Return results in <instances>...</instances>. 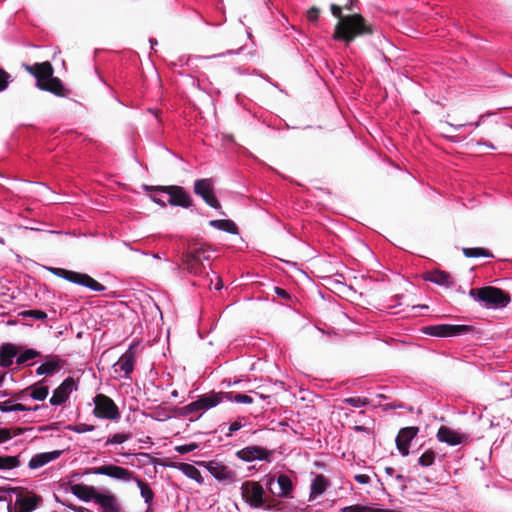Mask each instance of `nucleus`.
<instances>
[{
    "label": "nucleus",
    "instance_id": "obj_32",
    "mask_svg": "<svg viewBox=\"0 0 512 512\" xmlns=\"http://www.w3.org/2000/svg\"><path fill=\"white\" fill-rule=\"evenodd\" d=\"M178 469L188 478L196 481L198 484H203L204 478L200 470L192 464L182 463L178 466Z\"/></svg>",
    "mask_w": 512,
    "mask_h": 512
},
{
    "label": "nucleus",
    "instance_id": "obj_22",
    "mask_svg": "<svg viewBox=\"0 0 512 512\" xmlns=\"http://www.w3.org/2000/svg\"><path fill=\"white\" fill-rule=\"evenodd\" d=\"M225 399L224 392L211 391L197 396L201 411H208Z\"/></svg>",
    "mask_w": 512,
    "mask_h": 512
},
{
    "label": "nucleus",
    "instance_id": "obj_18",
    "mask_svg": "<svg viewBox=\"0 0 512 512\" xmlns=\"http://www.w3.org/2000/svg\"><path fill=\"white\" fill-rule=\"evenodd\" d=\"M169 190V205L186 209L193 206V199L191 195L183 187L178 185H169Z\"/></svg>",
    "mask_w": 512,
    "mask_h": 512
},
{
    "label": "nucleus",
    "instance_id": "obj_24",
    "mask_svg": "<svg viewBox=\"0 0 512 512\" xmlns=\"http://www.w3.org/2000/svg\"><path fill=\"white\" fill-rule=\"evenodd\" d=\"M148 195L151 200L162 207L169 205L170 190L169 186H151L147 187Z\"/></svg>",
    "mask_w": 512,
    "mask_h": 512
},
{
    "label": "nucleus",
    "instance_id": "obj_25",
    "mask_svg": "<svg viewBox=\"0 0 512 512\" xmlns=\"http://www.w3.org/2000/svg\"><path fill=\"white\" fill-rule=\"evenodd\" d=\"M424 279L433 284L446 288H451L453 286V279L450 273L438 269L428 272Z\"/></svg>",
    "mask_w": 512,
    "mask_h": 512
},
{
    "label": "nucleus",
    "instance_id": "obj_54",
    "mask_svg": "<svg viewBox=\"0 0 512 512\" xmlns=\"http://www.w3.org/2000/svg\"><path fill=\"white\" fill-rule=\"evenodd\" d=\"M12 438V433L7 428H0V443L6 442Z\"/></svg>",
    "mask_w": 512,
    "mask_h": 512
},
{
    "label": "nucleus",
    "instance_id": "obj_36",
    "mask_svg": "<svg viewBox=\"0 0 512 512\" xmlns=\"http://www.w3.org/2000/svg\"><path fill=\"white\" fill-rule=\"evenodd\" d=\"M437 454L432 449L426 450L424 453L420 455L418 458V465L424 468L431 467L436 460Z\"/></svg>",
    "mask_w": 512,
    "mask_h": 512
},
{
    "label": "nucleus",
    "instance_id": "obj_4",
    "mask_svg": "<svg viewBox=\"0 0 512 512\" xmlns=\"http://www.w3.org/2000/svg\"><path fill=\"white\" fill-rule=\"evenodd\" d=\"M469 296L487 309L504 308L510 303L509 293L494 286L470 289Z\"/></svg>",
    "mask_w": 512,
    "mask_h": 512
},
{
    "label": "nucleus",
    "instance_id": "obj_41",
    "mask_svg": "<svg viewBox=\"0 0 512 512\" xmlns=\"http://www.w3.org/2000/svg\"><path fill=\"white\" fill-rule=\"evenodd\" d=\"M20 315L24 318H32L35 320H46L47 319V313L41 309H30L25 310L20 313Z\"/></svg>",
    "mask_w": 512,
    "mask_h": 512
},
{
    "label": "nucleus",
    "instance_id": "obj_23",
    "mask_svg": "<svg viewBox=\"0 0 512 512\" xmlns=\"http://www.w3.org/2000/svg\"><path fill=\"white\" fill-rule=\"evenodd\" d=\"M464 435L456 432L448 426H441L437 432V439L439 442L446 443L449 446H456L463 442Z\"/></svg>",
    "mask_w": 512,
    "mask_h": 512
},
{
    "label": "nucleus",
    "instance_id": "obj_45",
    "mask_svg": "<svg viewBox=\"0 0 512 512\" xmlns=\"http://www.w3.org/2000/svg\"><path fill=\"white\" fill-rule=\"evenodd\" d=\"M199 448V444L196 442H191L183 445L175 446L174 450L179 454H187Z\"/></svg>",
    "mask_w": 512,
    "mask_h": 512
},
{
    "label": "nucleus",
    "instance_id": "obj_35",
    "mask_svg": "<svg viewBox=\"0 0 512 512\" xmlns=\"http://www.w3.org/2000/svg\"><path fill=\"white\" fill-rule=\"evenodd\" d=\"M20 465L18 455H0V470H12Z\"/></svg>",
    "mask_w": 512,
    "mask_h": 512
},
{
    "label": "nucleus",
    "instance_id": "obj_1",
    "mask_svg": "<svg viewBox=\"0 0 512 512\" xmlns=\"http://www.w3.org/2000/svg\"><path fill=\"white\" fill-rule=\"evenodd\" d=\"M81 475H104L123 483H129L131 481L135 482L140 490V495L143 498L144 503L147 505L145 512H153L151 507L154 502V491L150 487L149 483L138 478L135 473L129 469L114 464H106L98 467L86 468L81 474L76 473L73 477L79 479Z\"/></svg>",
    "mask_w": 512,
    "mask_h": 512
},
{
    "label": "nucleus",
    "instance_id": "obj_11",
    "mask_svg": "<svg viewBox=\"0 0 512 512\" xmlns=\"http://www.w3.org/2000/svg\"><path fill=\"white\" fill-rule=\"evenodd\" d=\"M204 467L213 476L215 480L223 485L231 484L236 479V473L222 462L211 460L204 464Z\"/></svg>",
    "mask_w": 512,
    "mask_h": 512
},
{
    "label": "nucleus",
    "instance_id": "obj_44",
    "mask_svg": "<svg viewBox=\"0 0 512 512\" xmlns=\"http://www.w3.org/2000/svg\"><path fill=\"white\" fill-rule=\"evenodd\" d=\"M129 439V435L125 433H115L109 436L106 440L105 446L114 445V444H122Z\"/></svg>",
    "mask_w": 512,
    "mask_h": 512
},
{
    "label": "nucleus",
    "instance_id": "obj_8",
    "mask_svg": "<svg viewBox=\"0 0 512 512\" xmlns=\"http://www.w3.org/2000/svg\"><path fill=\"white\" fill-rule=\"evenodd\" d=\"M474 330L475 328L473 326L466 324H436L423 326L421 328L423 334L438 338L461 336Z\"/></svg>",
    "mask_w": 512,
    "mask_h": 512
},
{
    "label": "nucleus",
    "instance_id": "obj_43",
    "mask_svg": "<svg viewBox=\"0 0 512 512\" xmlns=\"http://www.w3.org/2000/svg\"><path fill=\"white\" fill-rule=\"evenodd\" d=\"M66 429L69 431L78 433V434H82V433L93 431L95 429V427L93 425L86 424V423H77V424H73V425H68L66 427Z\"/></svg>",
    "mask_w": 512,
    "mask_h": 512
},
{
    "label": "nucleus",
    "instance_id": "obj_40",
    "mask_svg": "<svg viewBox=\"0 0 512 512\" xmlns=\"http://www.w3.org/2000/svg\"><path fill=\"white\" fill-rule=\"evenodd\" d=\"M46 464H48V461L46 455H44V452H42L32 456V458L29 460L28 467L32 470H35L43 467Z\"/></svg>",
    "mask_w": 512,
    "mask_h": 512
},
{
    "label": "nucleus",
    "instance_id": "obj_28",
    "mask_svg": "<svg viewBox=\"0 0 512 512\" xmlns=\"http://www.w3.org/2000/svg\"><path fill=\"white\" fill-rule=\"evenodd\" d=\"M277 484H278V487L280 489V491L278 493H275V495H277L278 497H281V498H291L292 497V493H293V489H294V484L291 480V478L287 475V474H280L278 477H277ZM270 490H272L270 488ZM273 493V491H271Z\"/></svg>",
    "mask_w": 512,
    "mask_h": 512
},
{
    "label": "nucleus",
    "instance_id": "obj_53",
    "mask_svg": "<svg viewBox=\"0 0 512 512\" xmlns=\"http://www.w3.org/2000/svg\"><path fill=\"white\" fill-rule=\"evenodd\" d=\"M62 454L61 450H53L49 452H44V455H46L48 463L58 459Z\"/></svg>",
    "mask_w": 512,
    "mask_h": 512
},
{
    "label": "nucleus",
    "instance_id": "obj_15",
    "mask_svg": "<svg viewBox=\"0 0 512 512\" xmlns=\"http://www.w3.org/2000/svg\"><path fill=\"white\" fill-rule=\"evenodd\" d=\"M419 428L416 426H409L401 428L396 436L395 442L399 453L406 457L410 453V443L417 436Z\"/></svg>",
    "mask_w": 512,
    "mask_h": 512
},
{
    "label": "nucleus",
    "instance_id": "obj_47",
    "mask_svg": "<svg viewBox=\"0 0 512 512\" xmlns=\"http://www.w3.org/2000/svg\"><path fill=\"white\" fill-rule=\"evenodd\" d=\"M367 511H368V506L361 505V504L345 506L340 509V512H367Z\"/></svg>",
    "mask_w": 512,
    "mask_h": 512
},
{
    "label": "nucleus",
    "instance_id": "obj_7",
    "mask_svg": "<svg viewBox=\"0 0 512 512\" xmlns=\"http://www.w3.org/2000/svg\"><path fill=\"white\" fill-rule=\"evenodd\" d=\"M241 496L244 501L253 509H273V506L266 500L264 488L256 482H244L241 485Z\"/></svg>",
    "mask_w": 512,
    "mask_h": 512
},
{
    "label": "nucleus",
    "instance_id": "obj_5",
    "mask_svg": "<svg viewBox=\"0 0 512 512\" xmlns=\"http://www.w3.org/2000/svg\"><path fill=\"white\" fill-rule=\"evenodd\" d=\"M22 228V226H18ZM25 230L29 229L33 232H37L38 236L33 238L36 241L47 242L51 244L66 242L70 238H95L96 233L94 232H81L78 230H43L36 226H23Z\"/></svg>",
    "mask_w": 512,
    "mask_h": 512
},
{
    "label": "nucleus",
    "instance_id": "obj_3",
    "mask_svg": "<svg viewBox=\"0 0 512 512\" xmlns=\"http://www.w3.org/2000/svg\"><path fill=\"white\" fill-rule=\"evenodd\" d=\"M0 493H7V512H33L42 504V497L26 488L4 485Z\"/></svg>",
    "mask_w": 512,
    "mask_h": 512
},
{
    "label": "nucleus",
    "instance_id": "obj_39",
    "mask_svg": "<svg viewBox=\"0 0 512 512\" xmlns=\"http://www.w3.org/2000/svg\"><path fill=\"white\" fill-rule=\"evenodd\" d=\"M216 229L232 234L235 236L234 240L231 242V245H238L244 242L243 238L240 236L238 231V226H214Z\"/></svg>",
    "mask_w": 512,
    "mask_h": 512
},
{
    "label": "nucleus",
    "instance_id": "obj_56",
    "mask_svg": "<svg viewBox=\"0 0 512 512\" xmlns=\"http://www.w3.org/2000/svg\"><path fill=\"white\" fill-rule=\"evenodd\" d=\"M353 430L356 431V432H360V433H366V434H370V429L366 426H363V425H355L353 427Z\"/></svg>",
    "mask_w": 512,
    "mask_h": 512
},
{
    "label": "nucleus",
    "instance_id": "obj_21",
    "mask_svg": "<svg viewBox=\"0 0 512 512\" xmlns=\"http://www.w3.org/2000/svg\"><path fill=\"white\" fill-rule=\"evenodd\" d=\"M19 354V345L14 343H3L0 346V365L9 368L13 365Z\"/></svg>",
    "mask_w": 512,
    "mask_h": 512
},
{
    "label": "nucleus",
    "instance_id": "obj_9",
    "mask_svg": "<svg viewBox=\"0 0 512 512\" xmlns=\"http://www.w3.org/2000/svg\"><path fill=\"white\" fill-rule=\"evenodd\" d=\"M95 417L108 420H119L121 417L120 411L115 402L105 394H97L94 399Z\"/></svg>",
    "mask_w": 512,
    "mask_h": 512
},
{
    "label": "nucleus",
    "instance_id": "obj_64",
    "mask_svg": "<svg viewBox=\"0 0 512 512\" xmlns=\"http://www.w3.org/2000/svg\"><path fill=\"white\" fill-rule=\"evenodd\" d=\"M385 472L387 475L392 477L394 475L395 469L393 467H386Z\"/></svg>",
    "mask_w": 512,
    "mask_h": 512
},
{
    "label": "nucleus",
    "instance_id": "obj_16",
    "mask_svg": "<svg viewBox=\"0 0 512 512\" xmlns=\"http://www.w3.org/2000/svg\"><path fill=\"white\" fill-rule=\"evenodd\" d=\"M76 383L72 377L65 378L62 383L53 391V395L49 400L52 406H60L65 403L70 394L76 389Z\"/></svg>",
    "mask_w": 512,
    "mask_h": 512
},
{
    "label": "nucleus",
    "instance_id": "obj_31",
    "mask_svg": "<svg viewBox=\"0 0 512 512\" xmlns=\"http://www.w3.org/2000/svg\"><path fill=\"white\" fill-rule=\"evenodd\" d=\"M38 357H42V353L40 351L19 345V354L17 355L15 362L18 365H24L28 361Z\"/></svg>",
    "mask_w": 512,
    "mask_h": 512
},
{
    "label": "nucleus",
    "instance_id": "obj_50",
    "mask_svg": "<svg viewBox=\"0 0 512 512\" xmlns=\"http://www.w3.org/2000/svg\"><path fill=\"white\" fill-rule=\"evenodd\" d=\"M274 292L280 298H283V299H286V300H291L292 299L291 294L287 290H285V289H283L281 287L275 286L274 287Z\"/></svg>",
    "mask_w": 512,
    "mask_h": 512
},
{
    "label": "nucleus",
    "instance_id": "obj_14",
    "mask_svg": "<svg viewBox=\"0 0 512 512\" xmlns=\"http://www.w3.org/2000/svg\"><path fill=\"white\" fill-rule=\"evenodd\" d=\"M41 358H43V362L35 371L38 376H51L60 371L65 364V361L57 354L42 355Z\"/></svg>",
    "mask_w": 512,
    "mask_h": 512
},
{
    "label": "nucleus",
    "instance_id": "obj_26",
    "mask_svg": "<svg viewBox=\"0 0 512 512\" xmlns=\"http://www.w3.org/2000/svg\"><path fill=\"white\" fill-rule=\"evenodd\" d=\"M135 356L131 352V347L121 355L119 360L115 363L114 366H118L121 371L124 372L122 376L125 379H130V374L134 369Z\"/></svg>",
    "mask_w": 512,
    "mask_h": 512
},
{
    "label": "nucleus",
    "instance_id": "obj_61",
    "mask_svg": "<svg viewBox=\"0 0 512 512\" xmlns=\"http://www.w3.org/2000/svg\"><path fill=\"white\" fill-rule=\"evenodd\" d=\"M123 245L126 246V247H129L134 252L140 253V254L145 255V256L148 255V253H145V252L141 251L140 249L131 247L129 242L123 241Z\"/></svg>",
    "mask_w": 512,
    "mask_h": 512
},
{
    "label": "nucleus",
    "instance_id": "obj_51",
    "mask_svg": "<svg viewBox=\"0 0 512 512\" xmlns=\"http://www.w3.org/2000/svg\"><path fill=\"white\" fill-rule=\"evenodd\" d=\"M9 75L3 69L0 68V92L6 89L8 85Z\"/></svg>",
    "mask_w": 512,
    "mask_h": 512
},
{
    "label": "nucleus",
    "instance_id": "obj_6",
    "mask_svg": "<svg viewBox=\"0 0 512 512\" xmlns=\"http://www.w3.org/2000/svg\"><path fill=\"white\" fill-rule=\"evenodd\" d=\"M52 275L64 279L70 283L86 287L94 292H103L106 286L95 280L93 277L86 273L67 270L57 267H44Z\"/></svg>",
    "mask_w": 512,
    "mask_h": 512
},
{
    "label": "nucleus",
    "instance_id": "obj_38",
    "mask_svg": "<svg viewBox=\"0 0 512 512\" xmlns=\"http://www.w3.org/2000/svg\"><path fill=\"white\" fill-rule=\"evenodd\" d=\"M343 403L348 404L354 408H361L370 405V399L366 397H347L342 400Z\"/></svg>",
    "mask_w": 512,
    "mask_h": 512
},
{
    "label": "nucleus",
    "instance_id": "obj_58",
    "mask_svg": "<svg viewBox=\"0 0 512 512\" xmlns=\"http://www.w3.org/2000/svg\"><path fill=\"white\" fill-rule=\"evenodd\" d=\"M395 480L402 483V485H401L402 491H404L407 488L406 484L404 483L405 477L402 474H396Z\"/></svg>",
    "mask_w": 512,
    "mask_h": 512
},
{
    "label": "nucleus",
    "instance_id": "obj_55",
    "mask_svg": "<svg viewBox=\"0 0 512 512\" xmlns=\"http://www.w3.org/2000/svg\"><path fill=\"white\" fill-rule=\"evenodd\" d=\"M354 480L360 484H368L370 482V476L367 474H357L354 476Z\"/></svg>",
    "mask_w": 512,
    "mask_h": 512
},
{
    "label": "nucleus",
    "instance_id": "obj_46",
    "mask_svg": "<svg viewBox=\"0 0 512 512\" xmlns=\"http://www.w3.org/2000/svg\"><path fill=\"white\" fill-rule=\"evenodd\" d=\"M243 420H244V418H239L236 421L230 423V425L228 427V431L225 434L226 437H231L233 435V433L239 431L244 426Z\"/></svg>",
    "mask_w": 512,
    "mask_h": 512
},
{
    "label": "nucleus",
    "instance_id": "obj_42",
    "mask_svg": "<svg viewBox=\"0 0 512 512\" xmlns=\"http://www.w3.org/2000/svg\"><path fill=\"white\" fill-rule=\"evenodd\" d=\"M201 411L198 400H194L191 403L182 406L178 409V414L180 416H188L189 414Z\"/></svg>",
    "mask_w": 512,
    "mask_h": 512
},
{
    "label": "nucleus",
    "instance_id": "obj_34",
    "mask_svg": "<svg viewBox=\"0 0 512 512\" xmlns=\"http://www.w3.org/2000/svg\"><path fill=\"white\" fill-rule=\"evenodd\" d=\"M463 255L467 258H477V257H485V258H493L494 255L488 249L482 247H464L462 248Z\"/></svg>",
    "mask_w": 512,
    "mask_h": 512
},
{
    "label": "nucleus",
    "instance_id": "obj_12",
    "mask_svg": "<svg viewBox=\"0 0 512 512\" xmlns=\"http://www.w3.org/2000/svg\"><path fill=\"white\" fill-rule=\"evenodd\" d=\"M235 455L238 459L247 463L255 460L270 462L272 451L259 445H251L238 450Z\"/></svg>",
    "mask_w": 512,
    "mask_h": 512
},
{
    "label": "nucleus",
    "instance_id": "obj_49",
    "mask_svg": "<svg viewBox=\"0 0 512 512\" xmlns=\"http://www.w3.org/2000/svg\"><path fill=\"white\" fill-rule=\"evenodd\" d=\"M13 398L16 400V402L25 401L28 398H30L29 397V387L14 393Z\"/></svg>",
    "mask_w": 512,
    "mask_h": 512
},
{
    "label": "nucleus",
    "instance_id": "obj_20",
    "mask_svg": "<svg viewBox=\"0 0 512 512\" xmlns=\"http://www.w3.org/2000/svg\"><path fill=\"white\" fill-rule=\"evenodd\" d=\"M69 488L70 492L83 502L93 501L95 503V498H97V495L100 492V490L94 486L78 483H71Z\"/></svg>",
    "mask_w": 512,
    "mask_h": 512
},
{
    "label": "nucleus",
    "instance_id": "obj_10",
    "mask_svg": "<svg viewBox=\"0 0 512 512\" xmlns=\"http://www.w3.org/2000/svg\"><path fill=\"white\" fill-rule=\"evenodd\" d=\"M193 191L196 195L200 196L210 207L216 210L221 208L220 201L218 200L214 191V182L211 178L197 179L194 182Z\"/></svg>",
    "mask_w": 512,
    "mask_h": 512
},
{
    "label": "nucleus",
    "instance_id": "obj_17",
    "mask_svg": "<svg viewBox=\"0 0 512 512\" xmlns=\"http://www.w3.org/2000/svg\"><path fill=\"white\" fill-rule=\"evenodd\" d=\"M95 504L100 506L102 512H125L117 497L109 490H100Z\"/></svg>",
    "mask_w": 512,
    "mask_h": 512
},
{
    "label": "nucleus",
    "instance_id": "obj_59",
    "mask_svg": "<svg viewBox=\"0 0 512 512\" xmlns=\"http://www.w3.org/2000/svg\"><path fill=\"white\" fill-rule=\"evenodd\" d=\"M367 512H396L392 509H383V508H371L368 506Z\"/></svg>",
    "mask_w": 512,
    "mask_h": 512
},
{
    "label": "nucleus",
    "instance_id": "obj_62",
    "mask_svg": "<svg viewBox=\"0 0 512 512\" xmlns=\"http://www.w3.org/2000/svg\"><path fill=\"white\" fill-rule=\"evenodd\" d=\"M29 408H30L29 411H38L40 409H47V405H45V404L35 405L34 407H29Z\"/></svg>",
    "mask_w": 512,
    "mask_h": 512
},
{
    "label": "nucleus",
    "instance_id": "obj_33",
    "mask_svg": "<svg viewBox=\"0 0 512 512\" xmlns=\"http://www.w3.org/2000/svg\"><path fill=\"white\" fill-rule=\"evenodd\" d=\"M30 408L22 403L16 402L13 396L5 401H0V411L2 413L28 411Z\"/></svg>",
    "mask_w": 512,
    "mask_h": 512
},
{
    "label": "nucleus",
    "instance_id": "obj_29",
    "mask_svg": "<svg viewBox=\"0 0 512 512\" xmlns=\"http://www.w3.org/2000/svg\"><path fill=\"white\" fill-rule=\"evenodd\" d=\"M40 89L44 91H49L56 96H65V88L62 84L61 80L57 77L49 78L45 83L40 85Z\"/></svg>",
    "mask_w": 512,
    "mask_h": 512
},
{
    "label": "nucleus",
    "instance_id": "obj_63",
    "mask_svg": "<svg viewBox=\"0 0 512 512\" xmlns=\"http://www.w3.org/2000/svg\"><path fill=\"white\" fill-rule=\"evenodd\" d=\"M8 494L7 493H0V503H5V505L7 504V500H8Z\"/></svg>",
    "mask_w": 512,
    "mask_h": 512
},
{
    "label": "nucleus",
    "instance_id": "obj_57",
    "mask_svg": "<svg viewBox=\"0 0 512 512\" xmlns=\"http://www.w3.org/2000/svg\"><path fill=\"white\" fill-rule=\"evenodd\" d=\"M209 224H235L232 220L229 219H216L211 220Z\"/></svg>",
    "mask_w": 512,
    "mask_h": 512
},
{
    "label": "nucleus",
    "instance_id": "obj_37",
    "mask_svg": "<svg viewBox=\"0 0 512 512\" xmlns=\"http://www.w3.org/2000/svg\"><path fill=\"white\" fill-rule=\"evenodd\" d=\"M225 399L239 404H252L253 398L246 394H233V392H224Z\"/></svg>",
    "mask_w": 512,
    "mask_h": 512
},
{
    "label": "nucleus",
    "instance_id": "obj_2",
    "mask_svg": "<svg viewBox=\"0 0 512 512\" xmlns=\"http://www.w3.org/2000/svg\"><path fill=\"white\" fill-rule=\"evenodd\" d=\"M343 9L342 5L337 4H332L330 7L332 15L339 19L333 33L334 40L349 44L358 36L373 33L372 26L366 22L362 15L352 14L343 16Z\"/></svg>",
    "mask_w": 512,
    "mask_h": 512
},
{
    "label": "nucleus",
    "instance_id": "obj_27",
    "mask_svg": "<svg viewBox=\"0 0 512 512\" xmlns=\"http://www.w3.org/2000/svg\"><path fill=\"white\" fill-rule=\"evenodd\" d=\"M330 482L328 478L323 474H317L310 485V496L309 500L315 499L318 496L324 494L326 489L329 487Z\"/></svg>",
    "mask_w": 512,
    "mask_h": 512
},
{
    "label": "nucleus",
    "instance_id": "obj_60",
    "mask_svg": "<svg viewBox=\"0 0 512 512\" xmlns=\"http://www.w3.org/2000/svg\"><path fill=\"white\" fill-rule=\"evenodd\" d=\"M353 2H354V0H346V1L343 3L342 7H343L344 9H346V10L351 11V10H353Z\"/></svg>",
    "mask_w": 512,
    "mask_h": 512
},
{
    "label": "nucleus",
    "instance_id": "obj_19",
    "mask_svg": "<svg viewBox=\"0 0 512 512\" xmlns=\"http://www.w3.org/2000/svg\"><path fill=\"white\" fill-rule=\"evenodd\" d=\"M25 69L37 80V87L45 83L53 75V67L50 62L35 63L33 65H25Z\"/></svg>",
    "mask_w": 512,
    "mask_h": 512
},
{
    "label": "nucleus",
    "instance_id": "obj_48",
    "mask_svg": "<svg viewBox=\"0 0 512 512\" xmlns=\"http://www.w3.org/2000/svg\"><path fill=\"white\" fill-rule=\"evenodd\" d=\"M55 499L58 503H60L63 506H66L67 508L71 509L74 512H93L90 509L83 507V506H75L72 504H66V503L62 502L57 496H55Z\"/></svg>",
    "mask_w": 512,
    "mask_h": 512
},
{
    "label": "nucleus",
    "instance_id": "obj_30",
    "mask_svg": "<svg viewBox=\"0 0 512 512\" xmlns=\"http://www.w3.org/2000/svg\"><path fill=\"white\" fill-rule=\"evenodd\" d=\"M49 395L48 386L44 385V380L29 386V397L36 401H44Z\"/></svg>",
    "mask_w": 512,
    "mask_h": 512
},
{
    "label": "nucleus",
    "instance_id": "obj_52",
    "mask_svg": "<svg viewBox=\"0 0 512 512\" xmlns=\"http://www.w3.org/2000/svg\"><path fill=\"white\" fill-rule=\"evenodd\" d=\"M319 14H320L319 10L317 8L313 7L307 11L306 16H307L308 21L315 22L319 18Z\"/></svg>",
    "mask_w": 512,
    "mask_h": 512
},
{
    "label": "nucleus",
    "instance_id": "obj_13",
    "mask_svg": "<svg viewBox=\"0 0 512 512\" xmlns=\"http://www.w3.org/2000/svg\"><path fill=\"white\" fill-rule=\"evenodd\" d=\"M205 253V248L202 246L195 247L193 249L188 250L185 254L182 256L183 264L185 265V268L189 274L192 275H199L201 274L205 266L202 263L201 254Z\"/></svg>",
    "mask_w": 512,
    "mask_h": 512
}]
</instances>
